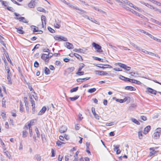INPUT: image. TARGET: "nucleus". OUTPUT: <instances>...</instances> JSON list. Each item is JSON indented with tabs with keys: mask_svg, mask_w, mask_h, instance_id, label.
<instances>
[{
	"mask_svg": "<svg viewBox=\"0 0 161 161\" xmlns=\"http://www.w3.org/2000/svg\"><path fill=\"white\" fill-rule=\"evenodd\" d=\"M131 121L137 125H140V123L136 119L134 118H132L131 119Z\"/></svg>",
	"mask_w": 161,
	"mask_h": 161,
	"instance_id": "2f4dec72",
	"label": "nucleus"
},
{
	"mask_svg": "<svg viewBox=\"0 0 161 161\" xmlns=\"http://www.w3.org/2000/svg\"><path fill=\"white\" fill-rule=\"evenodd\" d=\"M39 63L37 61H35L34 63V67L35 68H37L39 67Z\"/></svg>",
	"mask_w": 161,
	"mask_h": 161,
	"instance_id": "603ef678",
	"label": "nucleus"
},
{
	"mask_svg": "<svg viewBox=\"0 0 161 161\" xmlns=\"http://www.w3.org/2000/svg\"><path fill=\"white\" fill-rule=\"evenodd\" d=\"M84 74V71H78L75 74L76 75H83Z\"/></svg>",
	"mask_w": 161,
	"mask_h": 161,
	"instance_id": "e433bc0d",
	"label": "nucleus"
},
{
	"mask_svg": "<svg viewBox=\"0 0 161 161\" xmlns=\"http://www.w3.org/2000/svg\"><path fill=\"white\" fill-rule=\"evenodd\" d=\"M5 56H6L7 59L8 61L9 62H10V63L11 64L12 63L11 60H10V58H9V55H8V53H6V54H5Z\"/></svg>",
	"mask_w": 161,
	"mask_h": 161,
	"instance_id": "37998d69",
	"label": "nucleus"
},
{
	"mask_svg": "<svg viewBox=\"0 0 161 161\" xmlns=\"http://www.w3.org/2000/svg\"><path fill=\"white\" fill-rule=\"evenodd\" d=\"M125 3L128 5L130 6L131 7H133L134 6L133 4L132 3H130V1L128 0H126V2H125Z\"/></svg>",
	"mask_w": 161,
	"mask_h": 161,
	"instance_id": "4c0bfd02",
	"label": "nucleus"
},
{
	"mask_svg": "<svg viewBox=\"0 0 161 161\" xmlns=\"http://www.w3.org/2000/svg\"><path fill=\"white\" fill-rule=\"evenodd\" d=\"M54 26L57 29H59L60 27V25L57 23L54 24Z\"/></svg>",
	"mask_w": 161,
	"mask_h": 161,
	"instance_id": "bf43d9fd",
	"label": "nucleus"
},
{
	"mask_svg": "<svg viewBox=\"0 0 161 161\" xmlns=\"http://www.w3.org/2000/svg\"><path fill=\"white\" fill-rule=\"evenodd\" d=\"M31 28L32 29H33V31L34 34L36 32H38V31H39L38 28L34 25H31Z\"/></svg>",
	"mask_w": 161,
	"mask_h": 161,
	"instance_id": "dca6fc26",
	"label": "nucleus"
},
{
	"mask_svg": "<svg viewBox=\"0 0 161 161\" xmlns=\"http://www.w3.org/2000/svg\"><path fill=\"white\" fill-rule=\"evenodd\" d=\"M50 71L49 69L46 67L44 68V73L46 75H47L50 74Z\"/></svg>",
	"mask_w": 161,
	"mask_h": 161,
	"instance_id": "5701e85b",
	"label": "nucleus"
},
{
	"mask_svg": "<svg viewBox=\"0 0 161 161\" xmlns=\"http://www.w3.org/2000/svg\"><path fill=\"white\" fill-rule=\"evenodd\" d=\"M61 62L59 61H56L55 62V64L57 66H60L61 65Z\"/></svg>",
	"mask_w": 161,
	"mask_h": 161,
	"instance_id": "338daca9",
	"label": "nucleus"
},
{
	"mask_svg": "<svg viewBox=\"0 0 161 161\" xmlns=\"http://www.w3.org/2000/svg\"><path fill=\"white\" fill-rule=\"evenodd\" d=\"M51 153L52 154L51 155V157H54L55 156L56 154V152L55 150L54 149L52 148L51 150Z\"/></svg>",
	"mask_w": 161,
	"mask_h": 161,
	"instance_id": "f704fd0d",
	"label": "nucleus"
},
{
	"mask_svg": "<svg viewBox=\"0 0 161 161\" xmlns=\"http://www.w3.org/2000/svg\"><path fill=\"white\" fill-rule=\"evenodd\" d=\"M114 151H115V150H117V149H119L118 148L119 147L120 145H114Z\"/></svg>",
	"mask_w": 161,
	"mask_h": 161,
	"instance_id": "13d9d810",
	"label": "nucleus"
},
{
	"mask_svg": "<svg viewBox=\"0 0 161 161\" xmlns=\"http://www.w3.org/2000/svg\"><path fill=\"white\" fill-rule=\"evenodd\" d=\"M75 69V68L73 67H72L70 68H68L67 69V72L68 74H70L72 72H73Z\"/></svg>",
	"mask_w": 161,
	"mask_h": 161,
	"instance_id": "412c9836",
	"label": "nucleus"
},
{
	"mask_svg": "<svg viewBox=\"0 0 161 161\" xmlns=\"http://www.w3.org/2000/svg\"><path fill=\"white\" fill-rule=\"evenodd\" d=\"M90 78V77H86L84 78L80 79L79 78L77 79V81L78 82H82L84 81L85 80H87L89 79Z\"/></svg>",
	"mask_w": 161,
	"mask_h": 161,
	"instance_id": "4468645a",
	"label": "nucleus"
},
{
	"mask_svg": "<svg viewBox=\"0 0 161 161\" xmlns=\"http://www.w3.org/2000/svg\"><path fill=\"white\" fill-rule=\"evenodd\" d=\"M158 151H156L154 150H153L152 151H151L150 153V156H152L153 155H154L156 154V153L158 152Z\"/></svg>",
	"mask_w": 161,
	"mask_h": 161,
	"instance_id": "a18cd8bd",
	"label": "nucleus"
},
{
	"mask_svg": "<svg viewBox=\"0 0 161 161\" xmlns=\"http://www.w3.org/2000/svg\"><path fill=\"white\" fill-rule=\"evenodd\" d=\"M147 90L148 92L149 93L152 94L156 95L157 93V91H156L154 90L153 89L150 87L147 88Z\"/></svg>",
	"mask_w": 161,
	"mask_h": 161,
	"instance_id": "9d476101",
	"label": "nucleus"
},
{
	"mask_svg": "<svg viewBox=\"0 0 161 161\" xmlns=\"http://www.w3.org/2000/svg\"><path fill=\"white\" fill-rule=\"evenodd\" d=\"M6 101L5 99L3 98L2 104V106L3 107L6 108Z\"/></svg>",
	"mask_w": 161,
	"mask_h": 161,
	"instance_id": "c756f323",
	"label": "nucleus"
},
{
	"mask_svg": "<svg viewBox=\"0 0 161 161\" xmlns=\"http://www.w3.org/2000/svg\"><path fill=\"white\" fill-rule=\"evenodd\" d=\"M130 44L134 48H136L137 50H141V48L137 46L135 44L131 42L130 43Z\"/></svg>",
	"mask_w": 161,
	"mask_h": 161,
	"instance_id": "c85d7f7f",
	"label": "nucleus"
},
{
	"mask_svg": "<svg viewBox=\"0 0 161 161\" xmlns=\"http://www.w3.org/2000/svg\"><path fill=\"white\" fill-rule=\"evenodd\" d=\"M7 68H8V69H7L5 67V69L6 70L7 72V76L9 75V76H10L11 75V74L10 72V70L8 67H7Z\"/></svg>",
	"mask_w": 161,
	"mask_h": 161,
	"instance_id": "79ce46f5",
	"label": "nucleus"
},
{
	"mask_svg": "<svg viewBox=\"0 0 161 161\" xmlns=\"http://www.w3.org/2000/svg\"><path fill=\"white\" fill-rule=\"evenodd\" d=\"M37 0H31L30 2L28 4V7L31 8H34L36 4V3L35 1Z\"/></svg>",
	"mask_w": 161,
	"mask_h": 161,
	"instance_id": "20e7f679",
	"label": "nucleus"
},
{
	"mask_svg": "<svg viewBox=\"0 0 161 161\" xmlns=\"http://www.w3.org/2000/svg\"><path fill=\"white\" fill-rule=\"evenodd\" d=\"M6 8L8 10L11 11H13L14 9L11 7H7Z\"/></svg>",
	"mask_w": 161,
	"mask_h": 161,
	"instance_id": "69168bd1",
	"label": "nucleus"
},
{
	"mask_svg": "<svg viewBox=\"0 0 161 161\" xmlns=\"http://www.w3.org/2000/svg\"><path fill=\"white\" fill-rule=\"evenodd\" d=\"M79 65L80 66L78 71H81L82 69L85 66V65L83 63H80Z\"/></svg>",
	"mask_w": 161,
	"mask_h": 161,
	"instance_id": "b1692460",
	"label": "nucleus"
},
{
	"mask_svg": "<svg viewBox=\"0 0 161 161\" xmlns=\"http://www.w3.org/2000/svg\"><path fill=\"white\" fill-rule=\"evenodd\" d=\"M64 44V46L68 49H70L74 48L73 45L69 42H66Z\"/></svg>",
	"mask_w": 161,
	"mask_h": 161,
	"instance_id": "39448f33",
	"label": "nucleus"
},
{
	"mask_svg": "<svg viewBox=\"0 0 161 161\" xmlns=\"http://www.w3.org/2000/svg\"><path fill=\"white\" fill-rule=\"evenodd\" d=\"M7 79L8 82L10 84H11L12 83V81H11V79L10 76H9V75L7 76Z\"/></svg>",
	"mask_w": 161,
	"mask_h": 161,
	"instance_id": "864d4df0",
	"label": "nucleus"
},
{
	"mask_svg": "<svg viewBox=\"0 0 161 161\" xmlns=\"http://www.w3.org/2000/svg\"><path fill=\"white\" fill-rule=\"evenodd\" d=\"M47 29L48 31L52 33H54L55 32V30L49 26L48 27Z\"/></svg>",
	"mask_w": 161,
	"mask_h": 161,
	"instance_id": "a19ab883",
	"label": "nucleus"
},
{
	"mask_svg": "<svg viewBox=\"0 0 161 161\" xmlns=\"http://www.w3.org/2000/svg\"><path fill=\"white\" fill-rule=\"evenodd\" d=\"M151 129V126L150 125H148L146 127L144 130L143 133L146 134L147 133L150 131Z\"/></svg>",
	"mask_w": 161,
	"mask_h": 161,
	"instance_id": "ddd939ff",
	"label": "nucleus"
},
{
	"mask_svg": "<svg viewBox=\"0 0 161 161\" xmlns=\"http://www.w3.org/2000/svg\"><path fill=\"white\" fill-rule=\"evenodd\" d=\"M67 130V128L65 126H62L61 127L59 130V131L61 133H64L66 132Z\"/></svg>",
	"mask_w": 161,
	"mask_h": 161,
	"instance_id": "0eeeda50",
	"label": "nucleus"
},
{
	"mask_svg": "<svg viewBox=\"0 0 161 161\" xmlns=\"http://www.w3.org/2000/svg\"><path fill=\"white\" fill-rule=\"evenodd\" d=\"M150 20L151 22L154 23H155L158 24V25H161V23L159 22L158 21H157L153 19H151Z\"/></svg>",
	"mask_w": 161,
	"mask_h": 161,
	"instance_id": "4be33fe9",
	"label": "nucleus"
},
{
	"mask_svg": "<svg viewBox=\"0 0 161 161\" xmlns=\"http://www.w3.org/2000/svg\"><path fill=\"white\" fill-rule=\"evenodd\" d=\"M130 82L137 84L138 85H140L141 83L140 81L137 80L135 79H130Z\"/></svg>",
	"mask_w": 161,
	"mask_h": 161,
	"instance_id": "f3484780",
	"label": "nucleus"
},
{
	"mask_svg": "<svg viewBox=\"0 0 161 161\" xmlns=\"http://www.w3.org/2000/svg\"><path fill=\"white\" fill-rule=\"evenodd\" d=\"M73 51L74 52H78V53H83V50L81 48H79V49L75 48V49H74Z\"/></svg>",
	"mask_w": 161,
	"mask_h": 161,
	"instance_id": "cd10ccee",
	"label": "nucleus"
},
{
	"mask_svg": "<svg viewBox=\"0 0 161 161\" xmlns=\"http://www.w3.org/2000/svg\"><path fill=\"white\" fill-rule=\"evenodd\" d=\"M46 109V107L45 106H43L38 113V115H41L43 114L45 112Z\"/></svg>",
	"mask_w": 161,
	"mask_h": 161,
	"instance_id": "9b49d317",
	"label": "nucleus"
},
{
	"mask_svg": "<svg viewBox=\"0 0 161 161\" xmlns=\"http://www.w3.org/2000/svg\"><path fill=\"white\" fill-rule=\"evenodd\" d=\"M92 45L97 50V52L101 53L103 52V50L101 49L102 47L99 45L93 42L92 43Z\"/></svg>",
	"mask_w": 161,
	"mask_h": 161,
	"instance_id": "f257e3e1",
	"label": "nucleus"
},
{
	"mask_svg": "<svg viewBox=\"0 0 161 161\" xmlns=\"http://www.w3.org/2000/svg\"><path fill=\"white\" fill-rule=\"evenodd\" d=\"M14 15L16 16V17H14V19H16L19 20L20 22H22V18H23V17H18L20 15V14H19L17 13L14 12Z\"/></svg>",
	"mask_w": 161,
	"mask_h": 161,
	"instance_id": "6e6552de",
	"label": "nucleus"
},
{
	"mask_svg": "<svg viewBox=\"0 0 161 161\" xmlns=\"http://www.w3.org/2000/svg\"><path fill=\"white\" fill-rule=\"evenodd\" d=\"M0 2L2 3V5L4 6V7L7 6L8 3L6 1H3L2 0H0Z\"/></svg>",
	"mask_w": 161,
	"mask_h": 161,
	"instance_id": "c9c22d12",
	"label": "nucleus"
},
{
	"mask_svg": "<svg viewBox=\"0 0 161 161\" xmlns=\"http://www.w3.org/2000/svg\"><path fill=\"white\" fill-rule=\"evenodd\" d=\"M141 119L143 121H146L147 120V117L144 116H141Z\"/></svg>",
	"mask_w": 161,
	"mask_h": 161,
	"instance_id": "0e129e2a",
	"label": "nucleus"
},
{
	"mask_svg": "<svg viewBox=\"0 0 161 161\" xmlns=\"http://www.w3.org/2000/svg\"><path fill=\"white\" fill-rule=\"evenodd\" d=\"M24 107H23L22 103L21 101L19 103V111L21 113L24 111Z\"/></svg>",
	"mask_w": 161,
	"mask_h": 161,
	"instance_id": "6ab92c4d",
	"label": "nucleus"
},
{
	"mask_svg": "<svg viewBox=\"0 0 161 161\" xmlns=\"http://www.w3.org/2000/svg\"><path fill=\"white\" fill-rule=\"evenodd\" d=\"M74 56H75L79 60H82L83 59L81 56L77 53H74Z\"/></svg>",
	"mask_w": 161,
	"mask_h": 161,
	"instance_id": "aec40b11",
	"label": "nucleus"
},
{
	"mask_svg": "<svg viewBox=\"0 0 161 161\" xmlns=\"http://www.w3.org/2000/svg\"><path fill=\"white\" fill-rule=\"evenodd\" d=\"M118 64L122 68L124 69L125 68V64H122L120 63H118Z\"/></svg>",
	"mask_w": 161,
	"mask_h": 161,
	"instance_id": "8fccbe9b",
	"label": "nucleus"
},
{
	"mask_svg": "<svg viewBox=\"0 0 161 161\" xmlns=\"http://www.w3.org/2000/svg\"><path fill=\"white\" fill-rule=\"evenodd\" d=\"M62 158H63V156L62 155H59L58 156V161H61L62 159Z\"/></svg>",
	"mask_w": 161,
	"mask_h": 161,
	"instance_id": "774afa93",
	"label": "nucleus"
},
{
	"mask_svg": "<svg viewBox=\"0 0 161 161\" xmlns=\"http://www.w3.org/2000/svg\"><path fill=\"white\" fill-rule=\"evenodd\" d=\"M138 136L139 138L140 139H141L142 137V134L141 131H139L138 132Z\"/></svg>",
	"mask_w": 161,
	"mask_h": 161,
	"instance_id": "4d7b16f0",
	"label": "nucleus"
},
{
	"mask_svg": "<svg viewBox=\"0 0 161 161\" xmlns=\"http://www.w3.org/2000/svg\"><path fill=\"white\" fill-rule=\"evenodd\" d=\"M1 115L2 116V118L3 119L5 118L6 117V116H5L6 114H5V113L4 111L2 112V114H1Z\"/></svg>",
	"mask_w": 161,
	"mask_h": 161,
	"instance_id": "052dcab7",
	"label": "nucleus"
},
{
	"mask_svg": "<svg viewBox=\"0 0 161 161\" xmlns=\"http://www.w3.org/2000/svg\"><path fill=\"white\" fill-rule=\"evenodd\" d=\"M31 122H32V121H31L30 123H27L28 124L27 125H26L25 126V127L27 128H29V129H30V128L31 129Z\"/></svg>",
	"mask_w": 161,
	"mask_h": 161,
	"instance_id": "c03bdc74",
	"label": "nucleus"
},
{
	"mask_svg": "<svg viewBox=\"0 0 161 161\" xmlns=\"http://www.w3.org/2000/svg\"><path fill=\"white\" fill-rule=\"evenodd\" d=\"M78 88L79 87L78 86L73 88L70 90V92L71 93H72L73 92H76L78 90Z\"/></svg>",
	"mask_w": 161,
	"mask_h": 161,
	"instance_id": "473e14b6",
	"label": "nucleus"
},
{
	"mask_svg": "<svg viewBox=\"0 0 161 161\" xmlns=\"http://www.w3.org/2000/svg\"><path fill=\"white\" fill-rule=\"evenodd\" d=\"M125 90H129L130 91H135L136 90V88L131 86H127L125 87Z\"/></svg>",
	"mask_w": 161,
	"mask_h": 161,
	"instance_id": "2eb2a0df",
	"label": "nucleus"
},
{
	"mask_svg": "<svg viewBox=\"0 0 161 161\" xmlns=\"http://www.w3.org/2000/svg\"><path fill=\"white\" fill-rule=\"evenodd\" d=\"M148 54L152 56H154L156 57H157L158 58H160L159 56L158 55H156V54H155L152 52H149V53H148Z\"/></svg>",
	"mask_w": 161,
	"mask_h": 161,
	"instance_id": "de8ad7c7",
	"label": "nucleus"
},
{
	"mask_svg": "<svg viewBox=\"0 0 161 161\" xmlns=\"http://www.w3.org/2000/svg\"><path fill=\"white\" fill-rule=\"evenodd\" d=\"M161 133L160 132L156 131L153 134V138L155 139H158Z\"/></svg>",
	"mask_w": 161,
	"mask_h": 161,
	"instance_id": "1a4fd4ad",
	"label": "nucleus"
},
{
	"mask_svg": "<svg viewBox=\"0 0 161 161\" xmlns=\"http://www.w3.org/2000/svg\"><path fill=\"white\" fill-rule=\"evenodd\" d=\"M65 143L64 142H61L60 141H58L56 142V144L58 146H60L62 144H64Z\"/></svg>",
	"mask_w": 161,
	"mask_h": 161,
	"instance_id": "09e8293b",
	"label": "nucleus"
},
{
	"mask_svg": "<svg viewBox=\"0 0 161 161\" xmlns=\"http://www.w3.org/2000/svg\"><path fill=\"white\" fill-rule=\"evenodd\" d=\"M94 72L96 74L100 75H107L108 73L106 72L100 70H95Z\"/></svg>",
	"mask_w": 161,
	"mask_h": 161,
	"instance_id": "f03ea898",
	"label": "nucleus"
},
{
	"mask_svg": "<svg viewBox=\"0 0 161 161\" xmlns=\"http://www.w3.org/2000/svg\"><path fill=\"white\" fill-rule=\"evenodd\" d=\"M116 101L117 102H119L120 103H124V101L122 99H117L116 100Z\"/></svg>",
	"mask_w": 161,
	"mask_h": 161,
	"instance_id": "680f3d73",
	"label": "nucleus"
},
{
	"mask_svg": "<svg viewBox=\"0 0 161 161\" xmlns=\"http://www.w3.org/2000/svg\"><path fill=\"white\" fill-rule=\"evenodd\" d=\"M37 10L38 11L42 12H44L45 11V10L43 8L41 7H39L37 8Z\"/></svg>",
	"mask_w": 161,
	"mask_h": 161,
	"instance_id": "3c124183",
	"label": "nucleus"
},
{
	"mask_svg": "<svg viewBox=\"0 0 161 161\" xmlns=\"http://www.w3.org/2000/svg\"><path fill=\"white\" fill-rule=\"evenodd\" d=\"M35 158L36 160L40 161L41 160V157L39 154H36L35 156Z\"/></svg>",
	"mask_w": 161,
	"mask_h": 161,
	"instance_id": "7c9ffc66",
	"label": "nucleus"
},
{
	"mask_svg": "<svg viewBox=\"0 0 161 161\" xmlns=\"http://www.w3.org/2000/svg\"><path fill=\"white\" fill-rule=\"evenodd\" d=\"M119 78L120 79V80H124L125 82L130 81V79L127 77H126L121 75H119Z\"/></svg>",
	"mask_w": 161,
	"mask_h": 161,
	"instance_id": "423d86ee",
	"label": "nucleus"
},
{
	"mask_svg": "<svg viewBox=\"0 0 161 161\" xmlns=\"http://www.w3.org/2000/svg\"><path fill=\"white\" fill-rule=\"evenodd\" d=\"M54 38L55 40L60 41H61V36L56 35L54 36Z\"/></svg>",
	"mask_w": 161,
	"mask_h": 161,
	"instance_id": "a878e982",
	"label": "nucleus"
},
{
	"mask_svg": "<svg viewBox=\"0 0 161 161\" xmlns=\"http://www.w3.org/2000/svg\"><path fill=\"white\" fill-rule=\"evenodd\" d=\"M35 131H36V134H37V136L38 138L40 137V132L39 131V130H38V129L37 128H36L35 129Z\"/></svg>",
	"mask_w": 161,
	"mask_h": 161,
	"instance_id": "58836bf2",
	"label": "nucleus"
},
{
	"mask_svg": "<svg viewBox=\"0 0 161 161\" xmlns=\"http://www.w3.org/2000/svg\"><path fill=\"white\" fill-rule=\"evenodd\" d=\"M85 17L86 18L88 19L89 20H91L92 22V21H93V20H94V19H93L92 18H89L88 16H87L86 15H85Z\"/></svg>",
	"mask_w": 161,
	"mask_h": 161,
	"instance_id": "e2e57ef3",
	"label": "nucleus"
},
{
	"mask_svg": "<svg viewBox=\"0 0 161 161\" xmlns=\"http://www.w3.org/2000/svg\"><path fill=\"white\" fill-rule=\"evenodd\" d=\"M149 37H150L151 38L153 39H154L155 40L158 41V39H157L156 37H154V36H153L151 34H150L149 35Z\"/></svg>",
	"mask_w": 161,
	"mask_h": 161,
	"instance_id": "6e6d98bb",
	"label": "nucleus"
},
{
	"mask_svg": "<svg viewBox=\"0 0 161 161\" xmlns=\"http://www.w3.org/2000/svg\"><path fill=\"white\" fill-rule=\"evenodd\" d=\"M61 41L66 42L68 41V39L67 38L61 36Z\"/></svg>",
	"mask_w": 161,
	"mask_h": 161,
	"instance_id": "5fc2aeb1",
	"label": "nucleus"
},
{
	"mask_svg": "<svg viewBox=\"0 0 161 161\" xmlns=\"http://www.w3.org/2000/svg\"><path fill=\"white\" fill-rule=\"evenodd\" d=\"M24 101L25 104V106L26 110H27V108H28V101L26 97H24Z\"/></svg>",
	"mask_w": 161,
	"mask_h": 161,
	"instance_id": "bb28decb",
	"label": "nucleus"
},
{
	"mask_svg": "<svg viewBox=\"0 0 161 161\" xmlns=\"http://www.w3.org/2000/svg\"><path fill=\"white\" fill-rule=\"evenodd\" d=\"M46 17L45 16L42 15L41 16V20L42 21V25L43 27H44V23L45 25H46Z\"/></svg>",
	"mask_w": 161,
	"mask_h": 161,
	"instance_id": "a211bd4d",
	"label": "nucleus"
},
{
	"mask_svg": "<svg viewBox=\"0 0 161 161\" xmlns=\"http://www.w3.org/2000/svg\"><path fill=\"white\" fill-rule=\"evenodd\" d=\"M15 29L17 30V31L20 34H24V31L22 30L23 29V27L22 26H19L18 28L15 27Z\"/></svg>",
	"mask_w": 161,
	"mask_h": 161,
	"instance_id": "f8f14e48",
	"label": "nucleus"
},
{
	"mask_svg": "<svg viewBox=\"0 0 161 161\" xmlns=\"http://www.w3.org/2000/svg\"><path fill=\"white\" fill-rule=\"evenodd\" d=\"M96 90V88H93L89 89L88 91V92L90 93H92L95 92Z\"/></svg>",
	"mask_w": 161,
	"mask_h": 161,
	"instance_id": "72a5a7b5",
	"label": "nucleus"
},
{
	"mask_svg": "<svg viewBox=\"0 0 161 161\" xmlns=\"http://www.w3.org/2000/svg\"><path fill=\"white\" fill-rule=\"evenodd\" d=\"M79 97V96H76L75 97H70L69 98L70 99V100L72 101H74L76 99H77Z\"/></svg>",
	"mask_w": 161,
	"mask_h": 161,
	"instance_id": "ea45409f",
	"label": "nucleus"
},
{
	"mask_svg": "<svg viewBox=\"0 0 161 161\" xmlns=\"http://www.w3.org/2000/svg\"><path fill=\"white\" fill-rule=\"evenodd\" d=\"M27 132L26 130H23V137H25L27 136Z\"/></svg>",
	"mask_w": 161,
	"mask_h": 161,
	"instance_id": "49530a36",
	"label": "nucleus"
},
{
	"mask_svg": "<svg viewBox=\"0 0 161 161\" xmlns=\"http://www.w3.org/2000/svg\"><path fill=\"white\" fill-rule=\"evenodd\" d=\"M27 85L29 89H30L31 91H32V92H33L34 93L35 92L34 91L32 87V85L30 83H27Z\"/></svg>",
	"mask_w": 161,
	"mask_h": 161,
	"instance_id": "393cba45",
	"label": "nucleus"
},
{
	"mask_svg": "<svg viewBox=\"0 0 161 161\" xmlns=\"http://www.w3.org/2000/svg\"><path fill=\"white\" fill-rule=\"evenodd\" d=\"M49 55L43 53L41 57V58L45 60V62H48L49 61Z\"/></svg>",
	"mask_w": 161,
	"mask_h": 161,
	"instance_id": "7ed1b4c3",
	"label": "nucleus"
}]
</instances>
